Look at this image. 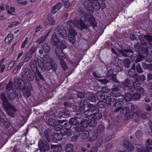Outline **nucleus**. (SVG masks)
Here are the masks:
<instances>
[{"label": "nucleus", "instance_id": "1", "mask_svg": "<svg viewBox=\"0 0 152 152\" xmlns=\"http://www.w3.org/2000/svg\"><path fill=\"white\" fill-rule=\"evenodd\" d=\"M50 130L47 129L44 132V136L42 138L43 140L40 139L38 142V145L40 150L41 151L45 152L48 151L50 149V145L48 143L45 141V139L48 142H50L51 141H54V139L52 137L53 136L50 134Z\"/></svg>", "mask_w": 152, "mask_h": 152}, {"label": "nucleus", "instance_id": "2", "mask_svg": "<svg viewBox=\"0 0 152 152\" xmlns=\"http://www.w3.org/2000/svg\"><path fill=\"white\" fill-rule=\"evenodd\" d=\"M1 100L3 102V106L5 109L7 114L11 117L14 116V113L17 110L15 107L12 104H10L8 100L4 93H2L0 95Z\"/></svg>", "mask_w": 152, "mask_h": 152}, {"label": "nucleus", "instance_id": "3", "mask_svg": "<svg viewBox=\"0 0 152 152\" xmlns=\"http://www.w3.org/2000/svg\"><path fill=\"white\" fill-rule=\"evenodd\" d=\"M21 75V77L26 81H32L34 80V75L28 67H26L23 69Z\"/></svg>", "mask_w": 152, "mask_h": 152}, {"label": "nucleus", "instance_id": "4", "mask_svg": "<svg viewBox=\"0 0 152 152\" xmlns=\"http://www.w3.org/2000/svg\"><path fill=\"white\" fill-rule=\"evenodd\" d=\"M120 86L124 89L125 88L132 87L135 85L134 82L131 79L127 78L124 81L120 83Z\"/></svg>", "mask_w": 152, "mask_h": 152}, {"label": "nucleus", "instance_id": "5", "mask_svg": "<svg viewBox=\"0 0 152 152\" xmlns=\"http://www.w3.org/2000/svg\"><path fill=\"white\" fill-rule=\"evenodd\" d=\"M84 17H81L80 20L77 19H75L74 26L78 28H86L87 26L83 22L84 21Z\"/></svg>", "mask_w": 152, "mask_h": 152}, {"label": "nucleus", "instance_id": "6", "mask_svg": "<svg viewBox=\"0 0 152 152\" xmlns=\"http://www.w3.org/2000/svg\"><path fill=\"white\" fill-rule=\"evenodd\" d=\"M81 122L82 125L85 126L86 127H87L88 126L91 127H94L96 125L97 123V121L93 118H92L88 121L84 119L81 121Z\"/></svg>", "mask_w": 152, "mask_h": 152}, {"label": "nucleus", "instance_id": "7", "mask_svg": "<svg viewBox=\"0 0 152 152\" xmlns=\"http://www.w3.org/2000/svg\"><path fill=\"white\" fill-rule=\"evenodd\" d=\"M83 19L84 22L87 21L91 23L92 25L95 26L96 25V23L93 16L90 15L89 14L86 13L84 15Z\"/></svg>", "mask_w": 152, "mask_h": 152}, {"label": "nucleus", "instance_id": "8", "mask_svg": "<svg viewBox=\"0 0 152 152\" xmlns=\"http://www.w3.org/2000/svg\"><path fill=\"white\" fill-rule=\"evenodd\" d=\"M69 32L68 39L72 44H74L76 41L75 36L77 33L75 30H70Z\"/></svg>", "mask_w": 152, "mask_h": 152}, {"label": "nucleus", "instance_id": "9", "mask_svg": "<svg viewBox=\"0 0 152 152\" xmlns=\"http://www.w3.org/2000/svg\"><path fill=\"white\" fill-rule=\"evenodd\" d=\"M120 54L123 56L131 57L133 55V51L130 49H125L121 50Z\"/></svg>", "mask_w": 152, "mask_h": 152}, {"label": "nucleus", "instance_id": "10", "mask_svg": "<svg viewBox=\"0 0 152 152\" xmlns=\"http://www.w3.org/2000/svg\"><path fill=\"white\" fill-rule=\"evenodd\" d=\"M106 104L108 106H110L111 107H114L116 104L117 101V99L113 98H111V96H107L105 99Z\"/></svg>", "mask_w": 152, "mask_h": 152}, {"label": "nucleus", "instance_id": "11", "mask_svg": "<svg viewBox=\"0 0 152 152\" xmlns=\"http://www.w3.org/2000/svg\"><path fill=\"white\" fill-rule=\"evenodd\" d=\"M44 69L45 70H50L52 69L54 72H55L57 69L56 64L55 63L52 64L50 63H45Z\"/></svg>", "mask_w": 152, "mask_h": 152}, {"label": "nucleus", "instance_id": "12", "mask_svg": "<svg viewBox=\"0 0 152 152\" xmlns=\"http://www.w3.org/2000/svg\"><path fill=\"white\" fill-rule=\"evenodd\" d=\"M57 31L59 35H60L62 37H66L67 33L65 28L61 25L58 26L57 28Z\"/></svg>", "mask_w": 152, "mask_h": 152}, {"label": "nucleus", "instance_id": "13", "mask_svg": "<svg viewBox=\"0 0 152 152\" xmlns=\"http://www.w3.org/2000/svg\"><path fill=\"white\" fill-rule=\"evenodd\" d=\"M134 87H129L127 88V90L126 93H128L130 94L134 92V90H137L139 91L138 92H140L141 94H143L144 93V91L143 89L141 87H139L138 86L136 87L135 86H133Z\"/></svg>", "mask_w": 152, "mask_h": 152}, {"label": "nucleus", "instance_id": "14", "mask_svg": "<svg viewBox=\"0 0 152 152\" xmlns=\"http://www.w3.org/2000/svg\"><path fill=\"white\" fill-rule=\"evenodd\" d=\"M91 3L87 1H85L84 2V5L86 10L90 13L92 14L94 12V8Z\"/></svg>", "mask_w": 152, "mask_h": 152}, {"label": "nucleus", "instance_id": "15", "mask_svg": "<svg viewBox=\"0 0 152 152\" xmlns=\"http://www.w3.org/2000/svg\"><path fill=\"white\" fill-rule=\"evenodd\" d=\"M17 85L19 89L21 91L26 89V86L23 79L20 78L18 79L17 81Z\"/></svg>", "mask_w": 152, "mask_h": 152}, {"label": "nucleus", "instance_id": "16", "mask_svg": "<svg viewBox=\"0 0 152 152\" xmlns=\"http://www.w3.org/2000/svg\"><path fill=\"white\" fill-rule=\"evenodd\" d=\"M123 144L125 148L128 150L133 151L134 149V147L133 145L129 141L124 140L123 142Z\"/></svg>", "mask_w": 152, "mask_h": 152}, {"label": "nucleus", "instance_id": "17", "mask_svg": "<svg viewBox=\"0 0 152 152\" xmlns=\"http://www.w3.org/2000/svg\"><path fill=\"white\" fill-rule=\"evenodd\" d=\"M55 53L57 56L61 59H63L65 58V56L61 49L58 48H56L55 49Z\"/></svg>", "mask_w": 152, "mask_h": 152}, {"label": "nucleus", "instance_id": "18", "mask_svg": "<svg viewBox=\"0 0 152 152\" xmlns=\"http://www.w3.org/2000/svg\"><path fill=\"white\" fill-rule=\"evenodd\" d=\"M134 47L136 52L140 53H143L144 48H142L140 43H136L134 44Z\"/></svg>", "mask_w": 152, "mask_h": 152}, {"label": "nucleus", "instance_id": "19", "mask_svg": "<svg viewBox=\"0 0 152 152\" xmlns=\"http://www.w3.org/2000/svg\"><path fill=\"white\" fill-rule=\"evenodd\" d=\"M117 101L116 104L115 103V107L117 109L115 110V111L119 110L120 108L121 107V106L123 104V99H122V98H119L118 99H117Z\"/></svg>", "mask_w": 152, "mask_h": 152}, {"label": "nucleus", "instance_id": "20", "mask_svg": "<svg viewBox=\"0 0 152 152\" xmlns=\"http://www.w3.org/2000/svg\"><path fill=\"white\" fill-rule=\"evenodd\" d=\"M112 138V136L111 135H109L106 136L103 139V140L101 141H99V142H97L96 145L98 146H100L103 143H105L106 142L109 141Z\"/></svg>", "mask_w": 152, "mask_h": 152}, {"label": "nucleus", "instance_id": "21", "mask_svg": "<svg viewBox=\"0 0 152 152\" xmlns=\"http://www.w3.org/2000/svg\"><path fill=\"white\" fill-rule=\"evenodd\" d=\"M74 19L73 20H70L67 22V28L69 31L70 30H75L72 28L73 26H74Z\"/></svg>", "mask_w": 152, "mask_h": 152}, {"label": "nucleus", "instance_id": "22", "mask_svg": "<svg viewBox=\"0 0 152 152\" xmlns=\"http://www.w3.org/2000/svg\"><path fill=\"white\" fill-rule=\"evenodd\" d=\"M96 97L99 100H104L105 98V94L104 92L101 91H98L96 94Z\"/></svg>", "mask_w": 152, "mask_h": 152}, {"label": "nucleus", "instance_id": "23", "mask_svg": "<svg viewBox=\"0 0 152 152\" xmlns=\"http://www.w3.org/2000/svg\"><path fill=\"white\" fill-rule=\"evenodd\" d=\"M30 67L33 72H36L37 69V67L36 62L34 60H32L30 62Z\"/></svg>", "mask_w": 152, "mask_h": 152}, {"label": "nucleus", "instance_id": "24", "mask_svg": "<svg viewBox=\"0 0 152 152\" xmlns=\"http://www.w3.org/2000/svg\"><path fill=\"white\" fill-rule=\"evenodd\" d=\"M84 126L82 125H78L77 126H74V129L73 131L77 132L80 133V132H82L85 129L84 127Z\"/></svg>", "mask_w": 152, "mask_h": 152}, {"label": "nucleus", "instance_id": "25", "mask_svg": "<svg viewBox=\"0 0 152 152\" xmlns=\"http://www.w3.org/2000/svg\"><path fill=\"white\" fill-rule=\"evenodd\" d=\"M139 117L141 118L147 119L149 117V115L145 112L139 111Z\"/></svg>", "mask_w": 152, "mask_h": 152}, {"label": "nucleus", "instance_id": "26", "mask_svg": "<svg viewBox=\"0 0 152 152\" xmlns=\"http://www.w3.org/2000/svg\"><path fill=\"white\" fill-rule=\"evenodd\" d=\"M121 97V98H122V99H123V101L124 99H125L126 102L130 101L132 99V96L128 93L125 94L124 96H122Z\"/></svg>", "mask_w": 152, "mask_h": 152}, {"label": "nucleus", "instance_id": "27", "mask_svg": "<svg viewBox=\"0 0 152 152\" xmlns=\"http://www.w3.org/2000/svg\"><path fill=\"white\" fill-rule=\"evenodd\" d=\"M51 132L50 134H52V135L53 134V136H52V137L54 139L53 137H54L55 138L56 140H61L63 138V134L61 133H57L56 134H54V136H53V135L51 134V133H53L52 132H51V131L50 130Z\"/></svg>", "mask_w": 152, "mask_h": 152}, {"label": "nucleus", "instance_id": "28", "mask_svg": "<svg viewBox=\"0 0 152 152\" xmlns=\"http://www.w3.org/2000/svg\"><path fill=\"white\" fill-rule=\"evenodd\" d=\"M69 122H70V124L73 126H76L79 123L78 120L76 119L74 117L71 118L69 120Z\"/></svg>", "mask_w": 152, "mask_h": 152}, {"label": "nucleus", "instance_id": "29", "mask_svg": "<svg viewBox=\"0 0 152 152\" xmlns=\"http://www.w3.org/2000/svg\"><path fill=\"white\" fill-rule=\"evenodd\" d=\"M49 33H47V34L42 36L40 38L36 41V43L38 44H39L41 43L44 42L46 39Z\"/></svg>", "mask_w": 152, "mask_h": 152}, {"label": "nucleus", "instance_id": "30", "mask_svg": "<svg viewBox=\"0 0 152 152\" xmlns=\"http://www.w3.org/2000/svg\"><path fill=\"white\" fill-rule=\"evenodd\" d=\"M13 38V34L12 33L10 34H8L5 38V42L6 43L8 44L12 41Z\"/></svg>", "mask_w": 152, "mask_h": 152}, {"label": "nucleus", "instance_id": "31", "mask_svg": "<svg viewBox=\"0 0 152 152\" xmlns=\"http://www.w3.org/2000/svg\"><path fill=\"white\" fill-rule=\"evenodd\" d=\"M42 47L43 49L46 52H49L50 50V45L47 43H44L42 44Z\"/></svg>", "mask_w": 152, "mask_h": 152}, {"label": "nucleus", "instance_id": "32", "mask_svg": "<svg viewBox=\"0 0 152 152\" xmlns=\"http://www.w3.org/2000/svg\"><path fill=\"white\" fill-rule=\"evenodd\" d=\"M0 122L3 123L6 128L9 127L10 124L8 120L6 118H0Z\"/></svg>", "mask_w": 152, "mask_h": 152}, {"label": "nucleus", "instance_id": "33", "mask_svg": "<svg viewBox=\"0 0 152 152\" xmlns=\"http://www.w3.org/2000/svg\"><path fill=\"white\" fill-rule=\"evenodd\" d=\"M48 19L49 23L51 25H54L55 24V22L53 19V16L51 14L49 13L48 15Z\"/></svg>", "mask_w": 152, "mask_h": 152}, {"label": "nucleus", "instance_id": "34", "mask_svg": "<svg viewBox=\"0 0 152 152\" xmlns=\"http://www.w3.org/2000/svg\"><path fill=\"white\" fill-rule=\"evenodd\" d=\"M51 147V148H53L54 152H60L62 150V147L61 146L52 145Z\"/></svg>", "mask_w": 152, "mask_h": 152}, {"label": "nucleus", "instance_id": "35", "mask_svg": "<svg viewBox=\"0 0 152 152\" xmlns=\"http://www.w3.org/2000/svg\"><path fill=\"white\" fill-rule=\"evenodd\" d=\"M124 66L126 68H129L131 64V63L129 60L127 59H124L123 61Z\"/></svg>", "mask_w": 152, "mask_h": 152}, {"label": "nucleus", "instance_id": "36", "mask_svg": "<svg viewBox=\"0 0 152 152\" xmlns=\"http://www.w3.org/2000/svg\"><path fill=\"white\" fill-rule=\"evenodd\" d=\"M64 126L66 130H70L72 131H73V129H74V126H72L69 121L68 123H65L64 125Z\"/></svg>", "mask_w": 152, "mask_h": 152}, {"label": "nucleus", "instance_id": "37", "mask_svg": "<svg viewBox=\"0 0 152 152\" xmlns=\"http://www.w3.org/2000/svg\"><path fill=\"white\" fill-rule=\"evenodd\" d=\"M96 1L98 2V4H96L94 5L96 6H98L102 9H104L105 7V4L104 2V0H96Z\"/></svg>", "mask_w": 152, "mask_h": 152}, {"label": "nucleus", "instance_id": "38", "mask_svg": "<svg viewBox=\"0 0 152 152\" xmlns=\"http://www.w3.org/2000/svg\"><path fill=\"white\" fill-rule=\"evenodd\" d=\"M128 74L129 77L133 78H137L139 76V75L136 73L135 72H133L131 70H129Z\"/></svg>", "mask_w": 152, "mask_h": 152}, {"label": "nucleus", "instance_id": "39", "mask_svg": "<svg viewBox=\"0 0 152 152\" xmlns=\"http://www.w3.org/2000/svg\"><path fill=\"white\" fill-rule=\"evenodd\" d=\"M65 150L67 152H72L73 150V146L71 143L67 144L65 148Z\"/></svg>", "mask_w": 152, "mask_h": 152}, {"label": "nucleus", "instance_id": "40", "mask_svg": "<svg viewBox=\"0 0 152 152\" xmlns=\"http://www.w3.org/2000/svg\"><path fill=\"white\" fill-rule=\"evenodd\" d=\"M86 97L91 102H95L96 101V99L95 95L92 94L90 93L87 95Z\"/></svg>", "mask_w": 152, "mask_h": 152}, {"label": "nucleus", "instance_id": "41", "mask_svg": "<svg viewBox=\"0 0 152 152\" xmlns=\"http://www.w3.org/2000/svg\"><path fill=\"white\" fill-rule=\"evenodd\" d=\"M8 97V99L12 101L15 98L16 95L14 90V91H12V92H10Z\"/></svg>", "mask_w": 152, "mask_h": 152}, {"label": "nucleus", "instance_id": "42", "mask_svg": "<svg viewBox=\"0 0 152 152\" xmlns=\"http://www.w3.org/2000/svg\"><path fill=\"white\" fill-rule=\"evenodd\" d=\"M86 105L87 108L88 109V110H90L91 111L93 112L96 110V108L95 105L90 103H87Z\"/></svg>", "mask_w": 152, "mask_h": 152}, {"label": "nucleus", "instance_id": "43", "mask_svg": "<svg viewBox=\"0 0 152 152\" xmlns=\"http://www.w3.org/2000/svg\"><path fill=\"white\" fill-rule=\"evenodd\" d=\"M136 148L137 152H146L145 148L139 144L136 145Z\"/></svg>", "mask_w": 152, "mask_h": 152}, {"label": "nucleus", "instance_id": "44", "mask_svg": "<svg viewBox=\"0 0 152 152\" xmlns=\"http://www.w3.org/2000/svg\"><path fill=\"white\" fill-rule=\"evenodd\" d=\"M51 39L52 42L55 43V45L60 41L59 39L56 34H53L52 35Z\"/></svg>", "mask_w": 152, "mask_h": 152}, {"label": "nucleus", "instance_id": "45", "mask_svg": "<svg viewBox=\"0 0 152 152\" xmlns=\"http://www.w3.org/2000/svg\"><path fill=\"white\" fill-rule=\"evenodd\" d=\"M13 85L12 82L11 81L9 82V83L7 84L6 86V90L7 91L10 92H12L13 91Z\"/></svg>", "mask_w": 152, "mask_h": 152}, {"label": "nucleus", "instance_id": "46", "mask_svg": "<svg viewBox=\"0 0 152 152\" xmlns=\"http://www.w3.org/2000/svg\"><path fill=\"white\" fill-rule=\"evenodd\" d=\"M138 91H137V93L133 94L132 96V99L134 100H137L140 99L141 97V94H142L140 93V92H138Z\"/></svg>", "mask_w": 152, "mask_h": 152}, {"label": "nucleus", "instance_id": "47", "mask_svg": "<svg viewBox=\"0 0 152 152\" xmlns=\"http://www.w3.org/2000/svg\"><path fill=\"white\" fill-rule=\"evenodd\" d=\"M30 90L26 88L25 90L22 91L23 96L26 98H28L31 95V93Z\"/></svg>", "mask_w": 152, "mask_h": 152}, {"label": "nucleus", "instance_id": "48", "mask_svg": "<svg viewBox=\"0 0 152 152\" xmlns=\"http://www.w3.org/2000/svg\"><path fill=\"white\" fill-rule=\"evenodd\" d=\"M93 118H94L95 120H99L102 118V115L101 113L99 112H96L93 114Z\"/></svg>", "mask_w": 152, "mask_h": 152}, {"label": "nucleus", "instance_id": "49", "mask_svg": "<svg viewBox=\"0 0 152 152\" xmlns=\"http://www.w3.org/2000/svg\"><path fill=\"white\" fill-rule=\"evenodd\" d=\"M24 63L21 62L17 66H16L15 69L13 71V73L14 74H16L17 72L19 70L22 66L23 64Z\"/></svg>", "mask_w": 152, "mask_h": 152}, {"label": "nucleus", "instance_id": "50", "mask_svg": "<svg viewBox=\"0 0 152 152\" xmlns=\"http://www.w3.org/2000/svg\"><path fill=\"white\" fill-rule=\"evenodd\" d=\"M43 60L45 63H50L51 62V58L48 54H46L44 55Z\"/></svg>", "mask_w": 152, "mask_h": 152}, {"label": "nucleus", "instance_id": "51", "mask_svg": "<svg viewBox=\"0 0 152 152\" xmlns=\"http://www.w3.org/2000/svg\"><path fill=\"white\" fill-rule=\"evenodd\" d=\"M144 52L151 55L152 53V47L150 46H148L146 48H144L143 51V53Z\"/></svg>", "mask_w": 152, "mask_h": 152}, {"label": "nucleus", "instance_id": "52", "mask_svg": "<svg viewBox=\"0 0 152 152\" xmlns=\"http://www.w3.org/2000/svg\"><path fill=\"white\" fill-rule=\"evenodd\" d=\"M56 45L57 46L56 48H58L59 49H61L62 50L63 49L66 48V46L64 44L60 41L57 43Z\"/></svg>", "mask_w": 152, "mask_h": 152}, {"label": "nucleus", "instance_id": "53", "mask_svg": "<svg viewBox=\"0 0 152 152\" xmlns=\"http://www.w3.org/2000/svg\"><path fill=\"white\" fill-rule=\"evenodd\" d=\"M105 127L102 125H99L97 129V133L98 134H100L101 133L103 132L104 130Z\"/></svg>", "mask_w": 152, "mask_h": 152}, {"label": "nucleus", "instance_id": "54", "mask_svg": "<svg viewBox=\"0 0 152 152\" xmlns=\"http://www.w3.org/2000/svg\"><path fill=\"white\" fill-rule=\"evenodd\" d=\"M56 121L54 119L50 118L48 120V124L50 126H54L56 125Z\"/></svg>", "mask_w": 152, "mask_h": 152}, {"label": "nucleus", "instance_id": "55", "mask_svg": "<svg viewBox=\"0 0 152 152\" xmlns=\"http://www.w3.org/2000/svg\"><path fill=\"white\" fill-rule=\"evenodd\" d=\"M146 41H148L149 45L152 46V35H146Z\"/></svg>", "mask_w": 152, "mask_h": 152}, {"label": "nucleus", "instance_id": "56", "mask_svg": "<svg viewBox=\"0 0 152 152\" xmlns=\"http://www.w3.org/2000/svg\"><path fill=\"white\" fill-rule=\"evenodd\" d=\"M119 110H120L121 112H122L123 113L125 112L127 113L129 112V108L127 107H123L120 108Z\"/></svg>", "mask_w": 152, "mask_h": 152}, {"label": "nucleus", "instance_id": "57", "mask_svg": "<svg viewBox=\"0 0 152 152\" xmlns=\"http://www.w3.org/2000/svg\"><path fill=\"white\" fill-rule=\"evenodd\" d=\"M101 100L99 101L97 104L98 107L101 108H104L106 107V102Z\"/></svg>", "mask_w": 152, "mask_h": 152}, {"label": "nucleus", "instance_id": "58", "mask_svg": "<svg viewBox=\"0 0 152 152\" xmlns=\"http://www.w3.org/2000/svg\"><path fill=\"white\" fill-rule=\"evenodd\" d=\"M92 136L90 137L89 139L90 141H93L96 139L97 137V133H96L95 132H94L92 133Z\"/></svg>", "mask_w": 152, "mask_h": 152}, {"label": "nucleus", "instance_id": "59", "mask_svg": "<svg viewBox=\"0 0 152 152\" xmlns=\"http://www.w3.org/2000/svg\"><path fill=\"white\" fill-rule=\"evenodd\" d=\"M110 94L111 95L116 97L120 96L121 95L119 91H112L110 93Z\"/></svg>", "mask_w": 152, "mask_h": 152}, {"label": "nucleus", "instance_id": "60", "mask_svg": "<svg viewBox=\"0 0 152 152\" xmlns=\"http://www.w3.org/2000/svg\"><path fill=\"white\" fill-rule=\"evenodd\" d=\"M20 23L18 21H15L10 23L8 26L9 28H13V27L16 26L18 25Z\"/></svg>", "mask_w": 152, "mask_h": 152}, {"label": "nucleus", "instance_id": "61", "mask_svg": "<svg viewBox=\"0 0 152 152\" xmlns=\"http://www.w3.org/2000/svg\"><path fill=\"white\" fill-rule=\"evenodd\" d=\"M136 69L137 72L139 73H141L143 72L142 68L139 63L135 67Z\"/></svg>", "mask_w": 152, "mask_h": 152}, {"label": "nucleus", "instance_id": "62", "mask_svg": "<svg viewBox=\"0 0 152 152\" xmlns=\"http://www.w3.org/2000/svg\"><path fill=\"white\" fill-rule=\"evenodd\" d=\"M90 134L89 132L87 130L84 131L82 133V135L83 138H86L88 137Z\"/></svg>", "mask_w": 152, "mask_h": 152}, {"label": "nucleus", "instance_id": "63", "mask_svg": "<svg viewBox=\"0 0 152 152\" xmlns=\"http://www.w3.org/2000/svg\"><path fill=\"white\" fill-rule=\"evenodd\" d=\"M30 81H27L26 82V85L27 87V88L26 89L29 90L30 91H32L33 89V87L31 84L30 82Z\"/></svg>", "mask_w": 152, "mask_h": 152}, {"label": "nucleus", "instance_id": "64", "mask_svg": "<svg viewBox=\"0 0 152 152\" xmlns=\"http://www.w3.org/2000/svg\"><path fill=\"white\" fill-rule=\"evenodd\" d=\"M86 104L85 100L82 99L80 102L79 106L80 108H84L86 107Z\"/></svg>", "mask_w": 152, "mask_h": 152}]
</instances>
